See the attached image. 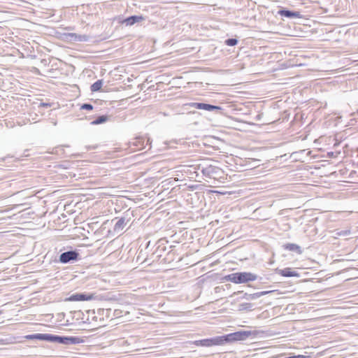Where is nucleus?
I'll return each instance as SVG.
<instances>
[{"label": "nucleus", "mask_w": 358, "mask_h": 358, "mask_svg": "<svg viewBox=\"0 0 358 358\" xmlns=\"http://www.w3.org/2000/svg\"><path fill=\"white\" fill-rule=\"evenodd\" d=\"M338 235H348L350 234V231H343L340 233H338Z\"/></svg>", "instance_id": "7c9ffc66"}, {"label": "nucleus", "mask_w": 358, "mask_h": 358, "mask_svg": "<svg viewBox=\"0 0 358 358\" xmlns=\"http://www.w3.org/2000/svg\"><path fill=\"white\" fill-rule=\"evenodd\" d=\"M42 104H43V106H49V104H48V103H42Z\"/></svg>", "instance_id": "473e14b6"}, {"label": "nucleus", "mask_w": 358, "mask_h": 358, "mask_svg": "<svg viewBox=\"0 0 358 358\" xmlns=\"http://www.w3.org/2000/svg\"><path fill=\"white\" fill-rule=\"evenodd\" d=\"M65 36L67 39L73 41H87L89 39L87 35L77 34L76 33H68Z\"/></svg>", "instance_id": "f8f14e48"}, {"label": "nucleus", "mask_w": 358, "mask_h": 358, "mask_svg": "<svg viewBox=\"0 0 358 358\" xmlns=\"http://www.w3.org/2000/svg\"><path fill=\"white\" fill-rule=\"evenodd\" d=\"M189 106L196 109L205 110L208 111H221L222 110V108L219 106H214L205 103L192 102L189 103Z\"/></svg>", "instance_id": "39448f33"}, {"label": "nucleus", "mask_w": 358, "mask_h": 358, "mask_svg": "<svg viewBox=\"0 0 358 358\" xmlns=\"http://www.w3.org/2000/svg\"><path fill=\"white\" fill-rule=\"evenodd\" d=\"M94 299L92 294H85V293H76L72 294L69 300L71 301H90Z\"/></svg>", "instance_id": "6e6552de"}, {"label": "nucleus", "mask_w": 358, "mask_h": 358, "mask_svg": "<svg viewBox=\"0 0 358 358\" xmlns=\"http://www.w3.org/2000/svg\"><path fill=\"white\" fill-rule=\"evenodd\" d=\"M285 248L289 251H296L299 254H301V247L294 243H287L285 245Z\"/></svg>", "instance_id": "dca6fc26"}, {"label": "nucleus", "mask_w": 358, "mask_h": 358, "mask_svg": "<svg viewBox=\"0 0 358 358\" xmlns=\"http://www.w3.org/2000/svg\"><path fill=\"white\" fill-rule=\"evenodd\" d=\"M132 143L138 150L145 149L147 147H148V149L150 148V141L149 138H144L143 137H139L136 138Z\"/></svg>", "instance_id": "0eeeda50"}, {"label": "nucleus", "mask_w": 358, "mask_h": 358, "mask_svg": "<svg viewBox=\"0 0 358 358\" xmlns=\"http://www.w3.org/2000/svg\"><path fill=\"white\" fill-rule=\"evenodd\" d=\"M238 43V40L236 38H228L225 41V44L229 46H234L236 45Z\"/></svg>", "instance_id": "a878e982"}, {"label": "nucleus", "mask_w": 358, "mask_h": 358, "mask_svg": "<svg viewBox=\"0 0 358 358\" xmlns=\"http://www.w3.org/2000/svg\"><path fill=\"white\" fill-rule=\"evenodd\" d=\"M127 222H128V220H127L125 217L120 218L115 224V226L113 228L114 231L116 233L121 232L124 229Z\"/></svg>", "instance_id": "2eb2a0df"}, {"label": "nucleus", "mask_w": 358, "mask_h": 358, "mask_svg": "<svg viewBox=\"0 0 358 358\" xmlns=\"http://www.w3.org/2000/svg\"><path fill=\"white\" fill-rule=\"evenodd\" d=\"M63 150L62 146H59L57 148H55L53 149V151L51 152L52 154H58L59 151Z\"/></svg>", "instance_id": "c85d7f7f"}, {"label": "nucleus", "mask_w": 358, "mask_h": 358, "mask_svg": "<svg viewBox=\"0 0 358 358\" xmlns=\"http://www.w3.org/2000/svg\"><path fill=\"white\" fill-rule=\"evenodd\" d=\"M28 340H40L42 341V334H30L25 336Z\"/></svg>", "instance_id": "5701e85b"}, {"label": "nucleus", "mask_w": 358, "mask_h": 358, "mask_svg": "<svg viewBox=\"0 0 358 358\" xmlns=\"http://www.w3.org/2000/svg\"><path fill=\"white\" fill-rule=\"evenodd\" d=\"M224 279L235 284H242L256 280L257 275L250 272H236L226 275Z\"/></svg>", "instance_id": "f257e3e1"}, {"label": "nucleus", "mask_w": 358, "mask_h": 358, "mask_svg": "<svg viewBox=\"0 0 358 358\" xmlns=\"http://www.w3.org/2000/svg\"><path fill=\"white\" fill-rule=\"evenodd\" d=\"M56 335L50 334H42V341L55 343Z\"/></svg>", "instance_id": "6ab92c4d"}, {"label": "nucleus", "mask_w": 358, "mask_h": 358, "mask_svg": "<svg viewBox=\"0 0 358 358\" xmlns=\"http://www.w3.org/2000/svg\"><path fill=\"white\" fill-rule=\"evenodd\" d=\"M102 85H103V82L101 80H96L91 85V87H90L91 91L92 92H97V91L100 90L102 87Z\"/></svg>", "instance_id": "a211bd4d"}, {"label": "nucleus", "mask_w": 358, "mask_h": 358, "mask_svg": "<svg viewBox=\"0 0 358 358\" xmlns=\"http://www.w3.org/2000/svg\"><path fill=\"white\" fill-rule=\"evenodd\" d=\"M162 262H166L165 258H164V259L162 260Z\"/></svg>", "instance_id": "72a5a7b5"}, {"label": "nucleus", "mask_w": 358, "mask_h": 358, "mask_svg": "<svg viewBox=\"0 0 358 358\" xmlns=\"http://www.w3.org/2000/svg\"><path fill=\"white\" fill-rule=\"evenodd\" d=\"M85 342V340L78 336H64L56 335L55 343H61L65 345L80 344Z\"/></svg>", "instance_id": "7ed1b4c3"}, {"label": "nucleus", "mask_w": 358, "mask_h": 358, "mask_svg": "<svg viewBox=\"0 0 358 358\" xmlns=\"http://www.w3.org/2000/svg\"><path fill=\"white\" fill-rule=\"evenodd\" d=\"M108 117L106 115H101L92 122V124L96 125L104 123L107 121Z\"/></svg>", "instance_id": "412c9836"}, {"label": "nucleus", "mask_w": 358, "mask_h": 358, "mask_svg": "<svg viewBox=\"0 0 358 358\" xmlns=\"http://www.w3.org/2000/svg\"><path fill=\"white\" fill-rule=\"evenodd\" d=\"M203 164V159H199L196 162L195 164H192L191 167L194 169V172L190 176V178H194L200 176V174L202 175V168L201 166Z\"/></svg>", "instance_id": "9b49d317"}, {"label": "nucleus", "mask_w": 358, "mask_h": 358, "mask_svg": "<svg viewBox=\"0 0 358 358\" xmlns=\"http://www.w3.org/2000/svg\"><path fill=\"white\" fill-rule=\"evenodd\" d=\"M243 299H245L246 300H255V299H258L257 292L254 293V294L245 293L243 296Z\"/></svg>", "instance_id": "b1692460"}, {"label": "nucleus", "mask_w": 358, "mask_h": 358, "mask_svg": "<svg viewBox=\"0 0 358 358\" xmlns=\"http://www.w3.org/2000/svg\"><path fill=\"white\" fill-rule=\"evenodd\" d=\"M272 292L273 291H262V292H257L258 298H259L262 296L266 295Z\"/></svg>", "instance_id": "cd10ccee"}, {"label": "nucleus", "mask_w": 358, "mask_h": 358, "mask_svg": "<svg viewBox=\"0 0 358 358\" xmlns=\"http://www.w3.org/2000/svg\"><path fill=\"white\" fill-rule=\"evenodd\" d=\"M222 338L225 339V343L232 341H236L234 333L229 334L225 336H222Z\"/></svg>", "instance_id": "393cba45"}, {"label": "nucleus", "mask_w": 358, "mask_h": 358, "mask_svg": "<svg viewBox=\"0 0 358 358\" xmlns=\"http://www.w3.org/2000/svg\"><path fill=\"white\" fill-rule=\"evenodd\" d=\"M79 253L76 250H69L62 252L59 256V262L62 264H68L73 261L78 260Z\"/></svg>", "instance_id": "20e7f679"}, {"label": "nucleus", "mask_w": 358, "mask_h": 358, "mask_svg": "<svg viewBox=\"0 0 358 358\" xmlns=\"http://www.w3.org/2000/svg\"><path fill=\"white\" fill-rule=\"evenodd\" d=\"M257 334V331H239L234 332L236 341H244L248 337L251 336H255Z\"/></svg>", "instance_id": "1a4fd4ad"}, {"label": "nucleus", "mask_w": 358, "mask_h": 358, "mask_svg": "<svg viewBox=\"0 0 358 358\" xmlns=\"http://www.w3.org/2000/svg\"><path fill=\"white\" fill-rule=\"evenodd\" d=\"M278 14L282 17H285L287 18H299L301 17V14L297 11H292L286 9H280L278 10Z\"/></svg>", "instance_id": "9d476101"}, {"label": "nucleus", "mask_w": 358, "mask_h": 358, "mask_svg": "<svg viewBox=\"0 0 358 358\" xmlns=\"http://www.w3.org/2000/svg\"><path fill=\"white\" fill-rule=\"evenodd\" d=\"M192 165H189L188 167L189 168V169L188 170V171L189 172V177L190 178V176H192V174L194 172V169L192 167H191Z\"/></svg>", "instance_id": "c756f323"}, {"label": "nucleus", "mask_w": 358, "mask_h": 358, "mask_svg": "<svg viewBox=\"0 0 358 358\" xmlns=\"http://www.w3.org/2000/svg\"><path fill=\"white\" fill-rule=\"evenodd\" d=\"M143 17L142 15H132L125 18L122 23L125 24L127 26H131L137 22H139L143 20Z\"/></svg>", "instance_id": "ddd939ff"}, {"label": "nucleus", "mask_w": 358, "mask_h": 358, "mask_svg": "<svg viewBox=\"0 0 358 358\" xmlns=\"http://www.w3.org/2000/svg\"><path fill=\"white\" fill-rule=\"evenodd\" d=\"M96 147L94 146V145H92V146H88L87 147V150H94L95 149Z\"/></svg>", "instance_id": "2f4dec72"}, {"label": "nucleus", "mask_w": 358, "mask_h": 358, "mask_svg": "<svg viewBox=\"0 0 358 358\" xmlns=\"http://www.w3.org/2000/svg\"><path fill=\"white\" fill-rule=\"evenodd\" d=\"M224 343H225V339L224 338H222V336L212 338L213 345H223Z\"/></svg>", "instance_id": "aec40b11"}, {"label": "nucleus", "mask_w": 358, "mask_h": 358, "mask_svg": "<svg viewBox=\"0 0 358 358\" xmlns=\"http://www.w3.org/2000/svg\"><path fill=\"white\" fill-rule=\"evenodd\" d=\"M201 168L203 178H215L220 172V169L213 165L212 160L210 159H203Z\"/></svg>", "instance_id": "f03ea898"}, {"label": "nucleus", "mask_w": 358, "mask_h": 358, "mask_svg": "<svg viewBox=\"0 0 358 358\" xmlns=\"http://www.w3.org/2000/svg\"><path fill=\"white\" fill-rule=\"evenodd\" d=\"M157 248L155 252H153L151 255V259H152V262L159 261L160 258L162 257L163 253L166 250V246L164 243L162 241H159L157 243Z\"/></svg>", "instance_id": "423d86ee"}, {"label": "nucleus", "mask_w": 358, "mask_h": 358, "mask_svg": "<svg viewBox=\"0 0 358 358\" xmlns=\"http://www.w3.org/2000/svg\"><path fill=\"white\" fill-rule=\"evenodd\" d=\"M196 345L205 346V347H210L213 346L212 345V338H207V339H202L199 341H196Z\"/></svg>", "instance_id": "f3484780"}, {"label": "nucleus", "mask_w": 358, "mask_h": 358, "mask_svg": "<svg viewBox=\"0 0 358 358\" xmlns=\"http://www.w3.org/2000/svg\"><path fill=\"white\" fill-rule=\"evenodd\" d=\"M278 273L283 277H299V273L290 268H285L278 271Z\"/></svg>", "instance_id": "4468645a"}, {"label": "nucleus", "mask_w": 358, "mask_h": 358, "mask_svg": "<svg viewBox=\"0 0 358 358\" xmlns=\"http://www.w3.org/2000/svg\"><path fill=\"white\" fill-rule=\"evenodd\" d=\"M253 304L250 303H243L239 305V310H252Z\"/></svg>", "instance_id": "4be33fe9"}, {"label": "nucleus", "mask_w": 358, "mask_h": 358, "mask_svg": "<svg viewBox=\"0 0 358 358\" xmlns=\"http://www.w3.org/2000/svg\"><path fill=\"white\" fill-rule=\"evenodd\" d=\"M80 109H83V110H92L93 109V106L90 103H83L81 106H80Z\"/></svg>", "instance_id": "bb28decb"}]
</instances>
